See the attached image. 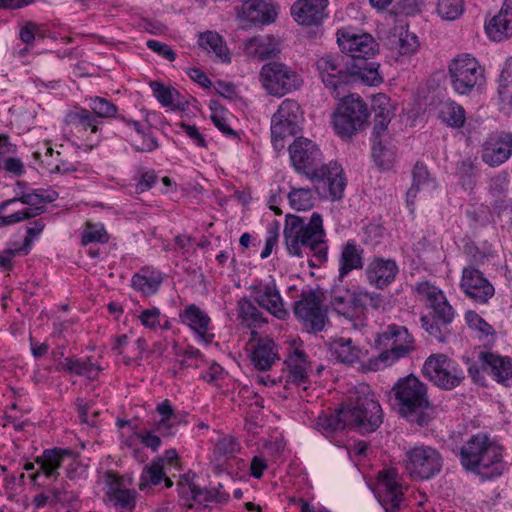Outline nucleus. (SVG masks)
Listing matches in <instances>:
<instances>
[{
    "label": "nucleus",
    "instance_id": "1",
    "mask_svg": "<svg viewBox=\"0 0 512 512\" xmlns=\"http://www.w3.org/2000/svg\"><path fill=\"white\" fill-rule=\"evenodd\" d=\"M394 408L408 422L421 427L433 418V407L428 399L427 388L414 375L400 378L392 388Z\"/></svg>",
    "mask_w": 512,
    "mask_h": 512
},
{
    "label": "nucleus",
    "instance_id": "2",
    "mask_svg": "<svg viewBox=\"0 0 512 512\" xmlns=\"http://www.w3.org/2000/svg\"><path fill=\"white\" fill-rule=\"evenodd\" d=\"M341 412L348 418L350 429L361 434L374 432L383 421L380 404L367 384H359L349 391Z\"/></svg>",
    "mask_w": 512,
    "mask_h": 512
},
{
    "label": "nucleus",
    "instance_id": "3",
    "mask_svg": "<svg viewBox=\"0 0 512 512\" xmlns=\"http://www.w3.org/2000/svg\"><path fill=\"white\" fill-rule=\"evenodd\" d=\"M370 112L367 104L355 94L344 96L332 115L335 133L342 139H350L368 125Z\"/></svg>",
    "mask_w": 512,
    "mask_h": 512
},
{
    "label": "nucleus",
    "instance_id": "4",
    "mask_svg": "<svg viewBox=\"0 0 512 512\" xmlns=\"http://www.w3.org/2000/svg\"><path fill=\"white\" fill-rule=\"evenodd\" d=\"M502 459V448L486 434L471 436L461 447L460 460L466 470L489 468Z\"/></svg>",
    "mask_w": 512,
    "mask_h": 512
},
{
    "label": "nucleus",
    "instance_id": "5",
    "mask_svg": "<svg viewBox=\"0 0 512 512\" xmlns=\"http://www.w3.org/2000/svg\"><path fill=\"white\" fill-rule=\"evenodd\" d=\"M323 226H285L284 238L291 255L301 256L303 248L313 251L320 261L327 258Z\"/></svg>",
    "mask_w": 512,
    "mask_h": 512
},
{
    "label": "nucleus",
    "instance_id": "6",
    "mask_svg": "<svg viewBox=\"0 0 512 512\" xmlns=\"http://www.w3.org/2000/svg\"><path fill=\"white\" fill-rule=\"evenodd\" d=\"M443 457L434 447L419 445L410 448L405 454V471L413 480H429L440 473Z\"/></svg>",
    "mask_w": 512,
    "mask_h": 512
},
{
    "label": "nucleus",
    "instance_id": "7",
    "mask_svg": "<svg viewBox=\"0 0 512 512\" xmlns=\"http://www.w3.org/2000/svg\"><path fill=\"white\" fill-rule=\"evenodd\" d=\"M260 81L270 95L278 97L298 90L303 84L302 77L296 71L276 61L262 66Z\"/></svg>",
    "mask_w": 512,
    "mask_h": 512
},
{
    "label": "nucleus",
    "instance_id": "8",
    "mask_svg": "<svg viewBox=\"0 0 512 512\" xmlns=\"http://www.w3.org/2000/svg\"><path fill=\"white\" fill-rule=\"evenodd\" d=\"M52 199L38 192L25 193L0 204V224H14L44 212V205Z\"/></svg>",
    "mask_w": 512,
    "mask_h": 512
},
{
    "label": "nucleus",
    "instance_id": "9",
    "mask_svg": "<svg viewBox=\"0 0 512 512\" xmlns=\"http://www.w3.org/2000/svg\"><path fill=\"white\" fill-rule=\"evenodd\" d=\"M302 120L300 105L293 99H285L271 118V138L274 148H284V140L297 133Z\"/></svg>",
    "mask_w": 512,
    "mask_h": 512
},
{
    "label": "nucleus",
    "instance_id": "10",
    "mask_svg": "<svg viewBox=\"0 0 512 512\" xmlns=\"http://www.w3.org/2000/svg\"><path fill=\"white\" fill-rule=\"evenodd\" d=\"M323 301L324 295L320 290H309L303 291L300 299L294 303V314L309 333L320 332L326 325L327 314Z\"/></svg>",
    "mask_w": 512,
    "mask_h": 512
},
{
    "label": "nucleus",
    "instance_id": "11",
    "mask_svg": "<svg viewBox=\"0 0 512 512\" xmlns=\"http://www.w3.org/2000/svg\"><path fill=\"white\" fill-rule=\"evenodd\" d=\"M448 70L454 91L461 95L469 94L484 79V69L470 54L455 57Z\"/></svg>",
    "mask_w": 512,
    "mask_h": 512
},
{
    "label": "nucleus",
    "instance_id": "12",
    "mask_svg": "<svg viewBox=\"0 0 512 512\" xmlns=\"http://www.w3.org/2000/svg\"><path fill=\"white\" fill-rule=\"evenodd\" d=\"M376 343L382 349L379 359L387 364L394 363L414 349V338L408 329L396 324L389 325L385 331L380 333Z\"/></svg>",
    "mask_w": 512,
    "mask_h": 512
},
{
    "label": "nucleus",
    "instance_id": "13",
    "mask_svg": "<svg viewBox=\"0 0 512 512\" xmlns=\"http://www.w3.org/2000/svg\"><path fill=\"white\" fill-rule=\"evenodd\" d=\"M424 375L436 386L451 390L465 378L464 372L444 354L429 356L423 365Z\"/></svg>",
    "mask_w": 512,
    "mask_h": 512
},
{
    "label": "nucleus",
    "instance_id": "14",
    "mask_svg": "<svg viewBox=\"0 0 512 512\" xmlns=\"http://www.w3.org/2000/svg\"><path fill=\"white\" fill-rule=\"evenodd\" d=\"M343 60L341 56L327 54L315 62L323 83L335 98L344 95L345 85L349 83V62L344 63Z\"/></svg>",
    "mask_w": 512,
    "mask_h": 512
},
{
    "label": "nucleus",
    "instance_id": "15",
    "mask_svg": "<svg viewBox=\"0 0 512 512\" xmlns=\"http://www.w3.org/2000/svg\"><path fill=\"white\" fill-rule=\"evenodd\" d=\"M361 288L335 287L331 292L330 304L333 310L359 328L366 325L361 315Z\"/></svg>",
    "mask_w": 512,
    "mask_h": 512
},
{
    "label": "nucleus",
    "instance_id": "16",
    "mask_svg": "<svg viewBox=\"0 0 512 512\" xmlns=\"http://www.w3.org/2000/svg\"><path fill=\"white\" fill-rule=\"evenodd\" d=\"M337 43L341 51L351 58L349 62L371 58L378 50V44L370 34L356 33L349 29L337 32Z\"/></svg>",
    "mask_w": 512,
    "mask_h": 512
},
{
    "label": "nucleus",
    "instance_id": "17",
    "mask_svg": "<svg viewBox=\"0 0 512 512\" xmlns=\"http://www.w3.org/2000/svg\"><path fill=\"white\" fill-rule=\"evenodd\" d=\"M289 154L293 167L299 173L312 178L314 171H318L322 154L318 146L311 140L299 137L289 146Z\"/></svg>",
    "mask_w": 512,
    "mask_h": 512
},
{
    "label": "nucleus",
    "instance_id": "18",
    "mask_svg": "<svg viewBox=\"0 0 512 512\" xmlns=\"http://www.w3.org/2000/svg\"><path fill=\"white\" fill-rule=\"evenodd\" d=\"M249 289L254 301L271 315L280 320H284L288 316V311L284 307L283 299L273 279L260 281L251 285Z\"/></svg>",
    "mask_w": 512,
    "mask_h": 512
},
{
    "label": "nucleus",
    "instance_id": "19",
    "mask_svg": "<svg viewBox=\"0 0 512 512\" xmlns=\"http://www.w3.org/2000/svg\"><path fill=\"white\" fill-rule=\"evenodd\" d=\"M68 463L67 477L75 479L78 476V463L75 462L74 453L68 449L53 448L47 449L37 458L36 463L40 465L43 474L48 478H57L58 469L65 463Z\"/></svg>",
    "mask_w": 512,
    "mask_h": 512
},
{
    "label": "nucleus",
    "instance_id": "20",
    "mask_svg": "<svg viewBox=\"0 0 512 512\" xmlns=\"http://www.w3.org/2000/svg\"><path fill=\"white\" fill-rule=\"evenodd\" d=\"M378 498L386 512H397L404 501V493L398 473L394 469L379 473Z\"/></svg>",
    "mask_w": 512,
    "mask_h": 512
},
{
    "label": "nucleus",
    "instance_id": "21",
    "mask_svg": "<svg viewBox=\"0 0 512 512\" xmlns=\"http://www.w3.org/2000/svg\"><path fill=\"white\" fill-rule=\"evenodd\" d=\"M460 287L469 298L482 304L487 303L495 293L493 285L483 273L472 266L463 269Z\"/></svg>",
    "mask_w": 512,
    "mask_h": 512
},
{
    "label": "nucleus",
    "instance_id": "22",
    "mask_svg": "<svg viewBox=\"0 0 512 512\" xmlns=\"http://www.w3.org/2000/svg\"><path fill=\"white\" fill-rule=\"evenodd\" d=\"M512 155V134L499 132L490 135L482 145L481 158L491 167L506 162Z\"/></svg>",
    "mask_w": 512,
    "mask_h": 512
},
{
    "label": "nucleus",
    "instance_id": "23",
    "mask_svg": "<svg viewBox=\"0 0 512 512\" xmlns=\"http://www.w3.org/2000/svg\"><path fill=\"white\" fill-rule=\"evenodd\" d=\"M328 4V0H296L290 14L299 25L318 26L328 16Z\"/></svg>",
    "mask_w": 512,
    "mask_h": 512
},
{
    "label": "nucleus",
    "instance_id": "24",
    "mask_svg": "<svg viewBox=\"0 0 512 512\" xmlns=\"http://www.w3.org/2000/svg\"><path fill=\"white\" fill-rule=\"evenodd\" d=\"M257 332L251 333L252 338L247 346L250 352V360L254 367L258 370H268L272 367L276 360H279L277 345L268 338H256Z\"/></svg>",
    "mask_w": 512,
    "mask_h": 512
},
{
    "label": "nucleus",
    "instance_id": "25",
    "mask_svg": "<svg viewBox=\"0 0 512 512\" xmlns=\"http://www.w3.org/2000/svg\"><path fill=\"white\" fill-rule=\"evenodd\" d=\"M399 273L395 260L382 257L373 258L365 271L367 282L376 289L383 290L393 283Z\"/></svg>",
    "mask_w": 512,
    "mask_h": 512
},
{
    "label": "nucleus",
    "instance_id": "26",
    "mask_svg": "<svg viewBox=\"0 0 512 512\" xmlns=\"http://www.w3.org/2000/svg\"><path fill=\"white\" fill-rule=\"evenodd\" d=\"M241 21L266 25L275 21L277 10L270 0H245L238 13Z\"/></svg>",
    "mask_w": 512,
    "mask_h": 512
},
{
    "label": "nucleus",
    "instance_id": "27",
    "mask_svg": "<svg viewBox=\"0 0 512 512\" xmlns=\"http://www.w3.org/2000/svg\"><path fill=\"white\" fill-rule=\"evenodd\" d=\"M181 322L193 330L205 343H210L214 337L211 332V319L208 314L195 304H190L179 313Z\"/></svg>",
    "mask_w": 512,
    "mask_h": 512
},
{
    "label": "nucleus",
    "instance_id": "28",
    "mask_svg": "<svg viewBox=\"0 0 512 512\" xmlns=\"http://www.w3.org/2000/svg\"><path fill=\"white\" fill-rule=\"evenodd\" d=\"M243 50L247 57L260 61L274 58L280 52L277 41L270 35H259L247 39Z\"/></svg>",
    "mask_w": 512,
    "mask_h": 512
},
{
    "label": "nucleus",
    "instance_id": "29",
    "mask_svg": "<svg viewBox=\"0 0 512 512\" xmlns=\"http://www.w3.org/2000/svg\"><path fill=\"white\" fill-rule=\"evenodd\" d=\"M482 369L492 374L498 382L512 386V361L490 352H481Z\"/></svg>",
    "mask_w": 512,
    "mask_h": 512
},
{
    "label": "nucleus",
    "instance_id": "30",
    "mask_svg": "<svg viewBox=\"0 0 512 512\" xmlns=\"http://www.w3.org/2000/svg\"><path fill=\"white\" fill-rule=\"evenodd\" d=\"M311 180L327 181L330 196L333 200L342 197L346 186L341 166L333 162L328 165H321L318 171L313 172Z\"/></svg>",
    "mask_w": 512,
    "mask_h": 512
},
{
    "label": "nucleus",
    "instance_id": "31",
    "mask_svg": "<svg viewBox=\"0 0 512 512\" xmlns=\"http://www.w3.org/2000/svg\"><path fill=\"white\" fill-rule=\"evenodd\" d=\"M488 36L494 41H502L512 35V5L505 2L499 13L485 26Z\"/></svg>",
    "mask_w": 512,
    "mask_h": 512
},
{
    "label": "nucleus",
    "instance_id": "32",
    "mask_svg": "<svg viewBox=\"0 0 512 512\" xmlns=\"http://www.w3.org/2000/svg\"><path fill=\"white\" fill-rule=\"evenodd\" d=\"M363 252L364 250L353 240L343 245L338 263L339 280L342 281L353 270L363 268Z\"/></svg>",
    "mask_w": 512,
    "mask_h": 512
},
{
    "label": "nucleus",
    "instance_id": "33",
    "mask_svg": "<svg viewBox=\"0 0 512 512\" xmlns=\"http://www.w3.org/2000/svg\"><path fill=\"white\" fill-rule=\"evenodd\" d=\"M389 49L398 56H411L418 47L417 36L404 26L394 28L393 34L388 38Z\"/></svg>",
    "mask_w": 512,
    "mask_h": 512
},
{
    "label": "nucleus",
    "instance_id": "34",
    "mask_svg": "<svg viewBox=\"0 0 512 512\" xmlns=\"http://www.w3.org/2000/svg\"><path fill=\"white\" fill-rule=\"evenodd\" d=\"M108 489L106 495L115 507L131 511L135 506L134 490L124 487L122 480L108 474Z\"/></svg>",
    "mask_w": 512,
    "mask_h": 512
},
{
    "label": "nucleus",
    "instance_id": "35",
    "mask_svg": "<svg viewBox=\"0 0 512 512\" xmlns=\"http://www.w3.org/2000/svg\"><path fill=\"white\" fill-rule=\"evenodd\" d=\"M42 230L43 226L29 228L22 244L17 241L11 242L7 249L0 252V268L11 270L12 259L17 255H27L31 250L33 239L38 236Z\"/></svg>",
    "mask_w": 512,
    "mask_h": 512
},
{
    "label": "nucleus",
    "instance_id": "36",
    "mask_svg": "<svg viewBox=\"0 0 512 512\" xmlns=\"http://www.w3.org/2000/svg\"><path fill=\"white\" fill-rule=\"evenodd\" d=\"M413 182L411 188L407 191V202L408 204L413 203L418 193H422L424 196L430 194L437 187V184L433 178L430 177L427 167L421 163H416L413 171Z\"/></svg>",
    "mask_w": 512,
    "mask_h": 512
},
{
    "label": "nucleus",
    "instance_id": "37",
    "mask_svg": "<svg viewBox=\"0 0 512 512\" xmlns=\"http://www.w3.org/2000/svg\"><path fill=\"white\" fill-rule=\"evenodd\" d=\"M163 282V274L153 268L143 267L134 274L131 280L132 287L145 296L155 294Z\"/></svg>",
    "mask_w": 512,
    "mask_h": 512
},
{
    "label": "nucleus",
    "instance_id": "38",
    "mask_svg": "<svg viewBox=\"0 0 512 512\" xmlns=\"http://www.w3.org/2000/svg\"><path fill=\"white\" fill-rule=\"evenodd\" d=\"M328 349L331 357L344 364L351 365L360 360L361 350L350 338H338L329 342Z\"/></svg>",
    "mask_w": 512,
    "mask_h": 512
},
{
    "label": "nucleus",
    "instance_id": "39",
    "mask_svg": "<svg viewBox=\"0 0 512 512\" xmlns=\"http://www.w3.org/2000/svg\"><path fill=\"white\" fill-rule=\"evenodd\" d=\"M365 58L360 61L349 62V83L362 81L369 85H377L381 82L378 73V64Z\"/></svg>",
    "mask_w": 512,
    "mask_h": 512
},
{
    "label": "nucleus",
    "instance_id": "40",
    "mask_svg": "<svg viewBox=\"0 0 512 512\" xmlns=\"http://www.w3.org/2000/svg\"><path fill=\"white\" fill-rule=\"evenodd\" d=\"M65 122L71 127L72 131L78 134H82L88 129L91 133L98 131L99 121L88 109L76 108L70 111L65 117Z\"/></svg>",
    "mask_w": 512,
    "mask_h": 512
},
{
    "label": "nucleus",
    "instance_id": "41",
    "mask_svg": "<svg viewBox=\"0 0 512 512\" xmlns=\"http://www.w3.org/2000/svg\"><path fill=\"white\" fill-rule=\"evenodd\" d=\"M199 46L208 53H214L215 56L224 63L231 61V56L223 38L215 31H206L200 33L198 39Z\"/></svg>",
    "mask_w": 512,
    "mask_h": 512
},
{
    "label": "nucleus",
    "instance_id": "42",
    "mask_svg": "<svg viewBox=\"0 0 512 512\" xmlns=\"http://www.w3.org/2000/svg\"><path fill=\"white\" fill-rule=\"evenodd\" d=\"M56 370L86 376L89 379H96L101 368L92 363L90 359L79 360L76 358H65L63 361L58 362Z\"/></svg>",
    "mask_w": 512,
    "mask_h": 512
},
{
    "label": "nucleus",
    "instance_id": "43",
    "mask_svg": "<svg viewBox=\"0 0 512 512\" xmlns=\"http://www.w3.org/2000/svg\"><path fill=\"white\" fill-rule=\"evenodd\" d=\"M285 364L289 369L287 382L299 385L306 381L308 364L303 350L300 348H294L285 360Z\"/></svg>",
    "mask_w": 512,
    "mask_h": 512
},
{
    "label": "nucleus",
    "instance_id": "44",
    "mask_svg": "<svg viewBox=\"0 0 512 512\" xmlns=\"http://www.w3.org/2000/svg\"><path fill=\"white\" fill-rule=\"evenodd\" d=\"M348 418L339 408L335 413L319 415L315 421V429L325 436H331L335 432L345 428L350 429Z\"/></svg>",
    "mask_w": 512,
    "mask_h": 512
},
{
    "label": "nucleus",
    "instance_id": "45",
    "mask_svg": "<svg viewBox=\"0 0 512 512\" xmlns=\"http://www.w3.org/2000/svg\"><path fill=\"white\" fill-rule=\"evenodd\" d=\"M165 467L163 459L153 460L147 465L141 474L139 489L144 490L149 485H158L162 480L167 488L172 487L173 482L169 477H165Z\"/></svg>",
    "mask_w": 512,
    "mask_h": 512
},
{
    "label": "nucleus",
    "instance_id": "46",
    "mask_svg": "<svg viewBox=\"0 0 512 512\" xmlns=\"http://www.w3.org/2000/svg\"><path fill=\"white\" fill-rule=\"evenodd\" d=\"M438 115L445 124L453 128L462 127L466 119L464 108L451 100L440 102Z\"/></svg>",
    "mask_w": 512,
    "mask_h": 512
},
{
    "label": "nucleus",
    "instance_id": "47",
    "mask_svg": "<svg viewBox=\"0 0 512 512\" xmlns=\"http://www.w3.org/2000/svg\"><path fill=\"white\" fill-rule=\"evenodd\" d=\"M237 315L247 326H261L267 323L262 312L248 298H241L238 301Z\"/></svg>",
    "mask_w": 512,
    "mask_h": 512
},
{
    "label": "nucleus",
    "instance_id": "48",
    "mask_svg": "<svg viewBox=\"0 0 512 512\" xmlns=\"http://www.w3.org/2000/svg\"><path fill=\"white\" fill-rule=\"evenodd\" d=\"M153 95L165 107L177 108L181 102L179 92L171 87H167L160 82L152 81L150 83Z\"/></svg>",
    "mask_w": 512,
    "mask_h": 512
},
{
    "label": "nucleus",
    "instance_id": "49",
    "mask_svg": "<svg viewBox=\"0 0 512 512\" xmlns=\"http://www.w3.org/2000/svg\"><path fill=\"white\" fill-rule=\"evenodd\" d=\"M427 306L433 310L435 317H437L443 325H449L453 321L454 309L449 304L443 292L431 303H428Z\"/></svg>",
    "mask_w": 512,
    "mask_h": 512
},
{
    "label": "nucleus",
    "instance_id": "50",
    "mask_svg": "<svg viewBox=\"0 0 512 512\" xmlns=\"http://www.w3.org/2000/svg\"><path fill=\"white\" fill-rule=\"evenodd\" d=\"M422 328L438 342H445L447 336V326L443 325L437 317L431 315H423L420 318Z\"/></svg>",
    "mask_w": 512,
    "mask_h": 512
},
{
    "label": "nucleus",
    "instance_id": "51",
    "mask_svg": "<svg viewBox=\"0 0 512 512\" xmlns=\"http://www.w3.org/2000/svg\"><path fill=\"white\" fill-rule=\"evenodd\" d=\"M464 11L463 0H439L437 4V13L447 21H453L462 15Z\"/></svg>",
    "mask_w": 512,
    "mask_h": 512
},
{
    "label": "nucleus",
    "instance_id": "52",
    "mask_svg": "<svg viewBox=\"0 0 512 512\" xmlns=\"http://www.w3.org/2000/svg\"><path fill=\"white\" fill-rule=\"evenodd\" d=\"M288 198L291 206L296 210H308L313 206V194L310 189H292Z\"/></svg>",
    "mask_w": 512,
    "mask_h": 512
},
{
    "label": "nucleus",
    "instance_id": "53",
    "mask_svg": "<svg viewBox=\"0 0 512 512\" xmlns=\"http://www.w3.org/2000/svg\"><path fill=\"white\" fill-rule=\"evenodd\" d=\"M110 236L104 226H85L81 234V244L87 246L93 243L105 244Z\"/></svg>",
    "mask_w": 512,
    "mask_h": 512
},
{
    "label": "nucleus",
    "instance_id": "54",
    "mask_svg": "<svg viewBox=\"0 0 512 512\" xmlns=\"http://www.w3.org/2000/svg\"><path fill=\"white\" fill-rule=\"evenodd\" d=\"M372 157L380 168H389L394 160V152L382 141H374L372 146Z\"/></svg>",
    "mask_w": 512,
    "mask_h": 512
},
{
    "label": "nucleus",
    "instance_id": "55",
    "mask_svg": "<svg viewBox=\"0 0 512 512\" xmlns=\"http://www.w3.org/2000/svg\"><path fill=\"white\" fill-rule=\"evenodd\" d=\"M239 451V443L231 436L219 439L214 448V454L224 458H233Z\"/></svg>",
    "mask_w": 512,
    "mask_h": 512
},
{
    "label": "nucleus",
    "instance_id": "56",
    "mask_svg": "<svg viewBox=\"0 0 512 512\" xmlns=\"http://www.w3.org/2000/svg\"><path fill=\"white\" fill-rule=\"evenodd\" d=\"M89 107L99 118L114 117L117 113V107L112 102L102 97L92 98Z\"/></svg>",
    "mask_w": 512,
    "mask_h": 512
},
{
    "label": "nucleus",
    "instance_id": "57",
    "mask_svg": "<svg viewBox=\"0 0 512 512\" xmlns=\"http://www.w3.org/2000/svg\"><path fill=\"white\" fill-rule=\"evenodd\" d=\"M414 291L417 293L419 299L424 301L426 305L435 300V298L440 296V293L443 292L440 288L429 281L418 282L414 287Z\"/></svg>",
    "mask_w": 512,
    "mask_h": 512
},
{
    "label": "nucleus",
    "instance_id": "58",
    "mask_svg": "<svg viewBox=\"0 0 512 512\" xmlns=\"http://www.w3.org/2000/svg\"><path fill=\"white\" fill-rule=\"evenodd\" d=\"M373 110L375 112L374 118L376 119L385 117L388 118V120H391L394 115V110L390 99L384 94H379L374 98Z\"/></svg>",
    "mask_w": 512,
    "mask_h": 512
},
{
    "label": "nucleus",
    "instance_id": "59",
    "mask_svg": "<svg viewBox=\"0 0 512 512\" xmlns=\"http://www.w3.org/2000/svg\"><path fill=\"white\" fill-rule=\"evenodd\" d=\"M361 315L366 318L367 306H371L373 309H380L384 305V298L382 295L369 292L363 288H361Z\"/></svg>",
    "mask_w": 512,
    "mask_h": 512
},
{
    "label": "nucleus",
    "instance_id": "60",
    "mask_svg": "<svg viewBox=\"0 0 512 512\" xmlns=\"http://www.w3.org/2000/svg\"><path fill=\"white\" fill-rule=\"evenodd\" d=\"M489 192L495 196L500 197L506 194L509 187L508 174L500 172L489 180Z\"/></svg>",
    "mask_w": 512,
    "mask_h": 512
},
{
    "label": "nucleus",
    "instance_id": "61",
    "mask_svg": "<svg viewBox=\"0 0 512 512\" xmlns=\"http://www.w3.org/2000/svg\"><path fill=\"white\" fill-rule=\"evenodd\" d=\"M138 319L145 328L156 331L160 326L161 312L156 307L145 309L139 314Z\"/></svg>",
    "mask_w": 512,
    "mask_h": 512
},
{
    "label": "nucleus",
    "instance_id": "62",
    "mask_svg": "<svg viewBox=\"0 0 512 512\" xmlns=\"http://www.w3.org/2000/svg\"><path fill=\"white\" fill-rule=\"evenodd\" d=\"M132 145L135 150L140 152H151L158 146L155 138L150 134V130L144 132L140 136H136L132 140Z\"/></svg>",
    "mask_w": 512,
    "mask_h": 512
},
{
    "label": "nucleus",
    "instance_id": "63",
    "mask_svg": "<svg viewBox=\"0 0 512 512\" xmlns=\"http://www.w3.org/2000/svg\"><path fill=\"white\" fill-rule=\"evenodd\" d=\"M465 319L469 326L475 328L485 335H489L493 332V327L489 325L482 317H480L475 311H467Z\"/></svg>",
    "mask_w": 512,
    "mask_h": 512
},
{
    "label": "nucleus",
    "instance_id": "64",
    "mask_svg": "<svg viewBox=\"0 0 512 512\" xmlns=\"http://www.w3.org/2000/svg\"><path fill=\"white\" fill-rule=\"evenodd\" d=\"M146 45L153 52L161 55L163 58L169 61H174L176 59V54L174 53V51L171 49L170 46H168L165 43H162L157 40H148Z\"/></svg>",
    "mask_w": 512,
    "mask_h": 512
}]
</instances>
